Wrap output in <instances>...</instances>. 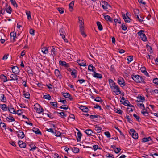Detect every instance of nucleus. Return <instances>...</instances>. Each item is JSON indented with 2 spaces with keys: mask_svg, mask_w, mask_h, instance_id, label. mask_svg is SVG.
Returning <instances> with one entry per match:
<instances>
[{
  "mask_svg": "<svg viewBox=\"0 0 158 158\" xmlns=\"http://www.w3.org/2000/svg\"><path fill=\"white\" fill-rule=\"evenodd\" d=\"M8 110L9 111L10 113L13 114L16 113V112L15 111L14 109L12 106H10V107H9V106L8 107Z\"/></svg>",
  "mask_w": 158,
  "mask_h": 158,
  "instance_id": "nucleus-24",
  "label": "nucleus"
},
{
  "mask_svg": "<svg viewBox=\"0 0 158 158\" xmlns=\"http://www.w3.org/2000/svg\"><path fill=\"white\" fill-rule=\"evenodd\" d=\"M93 76L98 78L101 79L102 78V76L101 74L97 73L96 72L94 73Z\"/></svg>",
  "mask_w": 158,
  "mask_h": 158,
  "instance_id": "nucleus-28",
  "label": "nucleus"
},
{
  "mask_svg": "<svg viewBox=\"0 0 158 158\" xmlns=\"http://www.w3.org/2000/svg\"><path fill=\"white\" fill-rule=\"evenodd\" d=\"M57 113L60 114L61 115V117L62 118H64L63 117V116L66 117L67 116V115L64 112H57Z\"/></svg>",
  "mask_w": 158,
  "mask_h": 158,
  "instance_id": "nucleus-50",
  "label": "nucleus"
},
{
  "mask_svg": "<svg viewBox=\"0 0 158 158\" xmlns=\"http://www.w3.org/2000/svg\"><path fill=\"white\" fill-rule=\"evenodd\" d=\"M128 14V12H127L126 13V17H124V18L123 19L124 20L125 22L126 23H129L130 22L131 19L128 16L127 14Z\"/></svg>",
  "mask_w": 158,
  "mask_h": 158,
  "instance_id": "nucleus-30",
  "label": "nucleus"
},
{
  "mask_svg": "<svg viewBox=\"0 0 158 158\" xmlns=\"http://www.w3.org/2000/svg\"><path fill=\"white\" fill-rule=\"evenodd\" d=\"M0 107L3 111H7L8 109V107H7L5 104H0Z\"/></svg>",
  "mask_w": 158,
  "mask_h": 158,
  "instance_id": "nucleus-20",
  "label": "nucleus"
},
{
  "mask_svg": "<svg viewBox=\"0 0 158 158\" xmlns=\"http://www.w3.org/2000/svg\"><path fill=\"white\" fill-rule=\"evenodd\" d=\"M117 82L121 87H123L126 85L124 79L121 77L118 79Z\"/></svg>",
  "mask_w": 158,
  "mask_h": 158,
  "instance_id": "nucleus-6",
  "label": "nucleus"
},
{
  "mask_svg": "<svg viewBox=\"0 0 158 158\" xmlns=\"http://www.w3.org/2000/svg\"><path fill=\"white\" fill-rule=\"evenodd\" d=\"M72 151L75 153H77L79 152V149L77 147H73L72 148Z\"/></svg>",
  "mask_w": 158,
  "mask_h": 158,
  "instance_id": "nucleus-41",
  "label": "nucleus"
},
{
  "mask_svg": "<svg viewBox=\"0 0 158 158\" xmlns=\"http://www.w3.org/2000/svg\"><path fill=\"white\" fill-rule=\"evenodd\" d=\"M4 5V8H5L6 12L10 14H11L12 9L10 6H8V3L7 2L5 3Z\"/></svg>",
  "mask_w": 158,
  "mask_h": 158,
  "instance_id": "nucleus-7",
  "label": "nucleus"
},
{
  "mask_svg": "<svg viewBox=\"0 0 158 158\" xmlns=\"http://www.w3.org/2000/svg\"><path fill=\"white\" fill-rule=\"evenodd\" d=\"M12 72L15 74H19L20 70L19 68L16 66H13L12 67Z\"/></svg>",
  "mask_w": 158,
  "mask_h": 158,
  "instance_id": "nucleus-10",
  "label": "nucleus"
},
{
  "mask_svg": "<svg viewBox=\"0 0 158 158\" xmlns=\"http://www.w3.org/2000/svg\"><path fill=\"white\" fill-rule=\"evenodd\" d=\"M0 99L1 101L4 103L6 102V98L4 96L3 94H1L0 97Z\"/></svg>",
  "mask_w": 158,
  "mask_h": 158,
  "instance_id": "nucleus-22",
  "label": "nucleus"
},
{
  "mask_svg": "<svg viewBox=\"0 0 158 158\" xmlns=\"http://www.w3.org/2000/svg\"><path fill=\"white\" fill-rule=\"evenodd\" d=\"M0 77L2 81L3 82H6L7 81L6 77L3 74H1L0 75Z\"/></svg>",
  "mask_w": 158,
  "mask_h": 158,
  "instance_id": "nucleus-19",
  "label": "nucleus"
},
{
  "mask_svg": "<svg viewBox=\"0 0 158 158\" xmlns=\"http://www.w3.org/2000/svg\"><path fill=\"white\" fill-rule=\"evenodd\" d=\"M33 131L36 134H41V133L40 130L37 128H34L33 129Z\"/></svg>",
  "mask_w": 158,
  "mask_h": 158,
  "instance_id": "nucleus-37",
  "label": "nucleus"
},
{
  "mask_svg": "<svg viewBox=\"0 0 158 158\" xmlns=\"http://www.w3.org/2000/svg\"><path fill=\"white\" fill-rule=\"evenodd\" d=\"M17 74H11L10 76V79H9V80L10 81H14L17 82L18 81V78L19 77V76L17 75Z\"/></svg>",
  "mask_w": 158,
  "mask_h": 158,
  "instance_id": "nucleus-5",
  "label": "nucleus"
},
{
  "mask_svg": "<svg viewBox=\"0 0 158 158\" xmlns=\"http://www.w3.org/2000/svg\"><path fill=\"white\" fill-rule=\"evenodd\" d=\"M95 129L96 131H97L98 133H100L101 131L102 128L98 127L97 126H96Z\"/></svg>",
  "mask_w": 158,
  "mask_h": 158,
  "instance_id": "nucleus-47",
  "label": "nucleus"
},
{
  "mask_svg": "<svg viewBox=\"0 0 158 158\" xmlns=\"http://www.w3.org/2000/svg\"><path fill=\"white\" fill-rule=\"evenodd\" d=\"M44 99L50 100L51 99V97L49 94H47L44 96Z\"/></svg>",
  "mask_w": 158,
  "mask_h": 158,
  "instance_id": "nucleus-49",
  "label": "nucleus"
},
{
  "mask_svg": "<svg viewBox=\"0 0 158 158\" xmlns=\"http://www.w3.org/2000/svg\"><path fill=\"white\" fill-rule=\"evenodd\" d=\"M78 132H77V141H80L81 140V137L82 136L81 133L78 130Z\"/></svg>",
  "mask_w": 158,
  "mask_h": 158,
  "instance_id": "nucleus-32",
  "label": "nucleus"
},
{
  "mask_svg": "<svg viewBox=\"0 0 158 158\" xmlns=\"http://www.w3.org/2000/svg\"><path fill=\"white\" fill-rule=\"evenodd\" d=\"M142 103H140V102L137 103V105L138 106L141 108L142 109H145V107L144 106V105L143 104V102H141Z\"/></svg>",
  "mask_w": 158,
  "mask_h": 158,
  "instance_id": "nucleus-39",
  "label": "nucleus"
},
{
  "mask_svg": "<svg viewBox=\"0 0 158 158\" xmlns=\"http://www.w3.org/2000/svg\"><path fill=\"white\" fill-rule=\"evenodd\" d=\"M104 18L106 20L108 21H109L111 22H113L112 19L109 15H103Z\"/></svg>",
  "mask_w": 158,
  "mask_h": 158,
  "instance_id": "nucleus-14",
  "label": "nucleus"
},
{
  "mask_svg": "<svg viewBox=\"0 0 158 158\" xmlns=\"http://www.w3.org/2000/svg\"><path fill=\"white\" fill-rule=\"evenodd\" d=\"M42 52L44 54H47L48 52V50L47 47H45L42 48Z\"/></svg>",
  "mask_w": 158,
  "mask_h": 158,
  "instance_id": "nucleus-33",
  "label": "nucleus"
},
{
  "mask_svg": "<svg viewBox=\"0 0 158 158\" xmlns=\"http://www.w3.org/2000/svg\"><path fill=\"white\" fill-rule=\"evenodd\" d=\"M80 31L81 35L84 37H86V35L85 33L84 32V28H80Z\"/></svg>",
  "mask_w": 158,
  "mask_h": 158,
  "instance_id": "nucleus-35",
  "label": "nucleus"
},
{
  "mask_svg": "<svg viewBox=\"0 0 158 158\" xmlns=\"http://www.w3.org/2000/svg\"><path fill=\"white\" fill-rule=\"evenodd\" d=\"M144 100L145 99L144 97L140 96H138L137 97V100H136V101L137 102V103H139L143 102Z\"/></svg>",
  "mask_w": 158,
  "mask_h": 158,
  "instance_id": "nucleus-18",
  "label": "nucleus"
},
{
  "mask_svg": "<svg viewBox=\"0 0 158 158\" xmlns=\"http://www.w3.org/2000/svg\"><path fill=\"white\" fill-rule=\"evenodd\" d=\"M11 2L12 5L15 7H18V5L16 3L15 0H10Z\"/></svg>",
  "mask_w": 158,
  "mask_h": 158,
  "instance_id": "nucleus-46",
  "label": "nucleus"
},
{
  "mask_svg": "<svg viewBox=\"0 0 158 158\" xmlns=\"http://www.w3.org/2000/svg\"><path fill=\"white\" fill-rule=\"evenodd\" d=\"M18 137L21 139L23 138L25 136L24 132L20 130L18 131Z\"/></svg>",
  "mask_w": 158,
  "mask_h": 158,
  "instance_id": "nucleus-15",
  "label": "nucleus"
},
{
  "mask_svg": "<svg viewBox=\"0 0 158 158\" xmlns=\"http://www.w3.org/2000/svg\"><path fill=\"white\" fill-rule=\"evenodd\" d=\"M132 78L137 83H145L143 77L138 75H132Z\"/></svg>",
  "mask_w": 158,
  "mask_h": 158,
  "instance_id": "nucleus-1",
  "label": "nucleus"
},
{
  "mask_svg": "<svg viewBox=\"0 0 158 158\" xmlns=\"http://www.w3.org/2000/svg\"><path fill=\"white\" fill-rule=\"evenodd\" d=\"M55 74L56 76L57 77H59V78H61V75L60 74V72L59 70L56 69L55 71Z\"/></svg>",
  "mask_w": 158,
  "mask_h": 158,
  "instance_id": "nucleus-26",
  "label": "nucleus"
},
{
  "mask_svg": "<svg viewBox=\"0 0 158 158\" xmlns=\"http://www.w3.org/2000/svg\"><path fill=\"white\" fill-rule=\"evenodd\" d=\"M60 108L61 109H63L64 110H67L68 108V106H67L66 105H63L60 106Z\"/></svg>",
  "mask_w": 158,
  "mask_h": 158,
  "instance_id": "nucleus-58",
  "label": "nucleus"
},
{
  "mask_svg": "<svg viewBox=\"0 0 158 158\" xmlns=\"http://www.w3.org/2000/svg\"><path fill=\"white\" fill-rule=\"evenodd\" d=\"M113 92L115 93L116 95H118L121 94V92L120 90V88L118 85H116L111 89Z\"/></svg>",
  "mask_w": 158,
  "mask_h": 158,
  "instance_id": "nucleus-8",
  "label": "nucleus"
},
{
  "mask_svg": "<svg viewBox=\"0 0 158 158\" xmlns=\"http://www.w3.org/2000/svg\"><path fill=\"white\" fill-rule=\"evenodd\" d=\"M93 148L94 151L96 150L97 149H101V148H98V146L97 145H94L93 146Z\"/></svg>",
  "mask_w": 158,
  "mask_h": 158,
  "instance_id": "nucleus-51",
  "label": "nucleus"
},
{
  "mask_svg": "<svg viewBox=\"0 0 158 158\" xmlns=\"http://www.w3.org/2000/svg\"><path fill=\"white\" fill-rule=\"evenodd\" d=\"M98 116V115H91L90 116V118L91 119H93L95 118H97Z\"/></svg>",
  "mask_w": 158,
  "mask_h": 158,
  "instance_id": "nucleus-63",
  "label": "nucleus"
},
{
  "mask_svg": "<svg viewBox=\"0 0 158 158\" xmlns=\"http://www.w3.org/2000/svg\"><path fill=\"white\" fill-rule=\"evenodd\" d=\"M18 144L19 147L21 148H25L26 146V143L22 141H19Z\"/></svg>",
  "mask_w": 158,
  "mask_h": 158,
  "instance_id": "nucleus-16",
  "label": "nucleus"
},
{
  "mask_svg": "<svg viewBox=\"0 0 158 158\" xmlns=\"http://www.w3.org/2000/svg\"><path fill=\"white\" fill-rule=\"evenodd\" d=\"M59 31L60 33V35L62 36V37H63V38H65L66 33L64 29L61 28L60 29Z\"/></svg>",
  "mask_w": 158,
  "mask_h": 158,
  "instance_id": "nucleus-13",
  "label": "nucleus"
},
{
  "mask_svg": "<svg viewBox=\"0 0 158 158\" xmlns=\"http://www.w3.org/2000/svg\"><path fill=\"white\" fill-rule=\"evenodd\" d=\"M102 6L103 9L106 10L108 9L109 7H110V6L108 4V3L105 1H103L102 2Z\"/></svg>",
  "mask_w": 158,
  "mask_h": 158,
  "instance_id": "nucleus-9",
  "label": "nucleus"
},
{
  "mask_svg": "<svg viewBox=\"0 0 158 158\" xmlns=\"http://www.w3.org/2000/svg\"><path fill=\"white\" fill-rule=\"evenodd\" d=\"M34 30L32 29H31L30 30L29 33L31 34L32 35H34Z\"/></svg>",
  "mask_w": 158,
  "mask_h": 158,
  "instance_id": "nucleus-64",
  "label": "nucleus"
},
{
  "mask_svg": "<svg viewBox=\"0 0 158 158\" xmlns=\"http://www.w3.org/2000/svg\"><path fill=\"white\" fill-rule=\"evenodd\" d=\"M79 19V28H84V24L83 21L82 20H81L80 18H78Z\"/></svg>",
  "mask_w": 158,
  "mask_h": 158,
  "instance_id": "nucleus-21",
  "label": "nucleus"
},
{
  "mask_svg": "<svg viewBox=\"0 0 158 158\" xmlns=\"http://www.w3.org/2000/svg\"><path fill=\"white\" fill-rule=\"evenodd\" d=\"M59 64L62 66H64L66 63V62L64 61L60 60L59 62Z\"/></svg>",
  "mask_w": 158,
  "mask_h": 158,
  "instance_id": "nucleus-62",
  "label": "nucleus"
},
{
  "mask_svg": "<svg viewBox=\"0 0 158 158\" xmlns=\"http://www.w3.org/2000/svg\"><path fill=\"white\" fill-rule=\"evenodd\" d=\"M121 28L123 30L125 31L127 29V27L124 24H122Z\"/></svg>",
  "mask_w": 158,
  "mask_h": 158,
  "instance_id": "nucleus-61",
  "label": "nucleus"
},
{
  "mask_svg": "<svg viewBox=\"0 0 158 158\" xmlns=\"http://www.w3.org/2000/svg\"><path fill=\"white\" fill-rule=\"evenodd\" d=\"M127 60L129 62L128 63H129L133 60V56H129L127 59Z\"/></svg>",
  "mask_w": 158,
  "mask_h": 158,
  "instance_id": "nucleus-52",
  "label": "nucleus"
},
{
  "mask_svg": "<svg viewBox=\"0 0 158 158\" xmlns=\"http://www.w3.org/2000/svg\"><path fill=\"white\" fill-rule=\"evenodd\" d=\"M80 108L83 112H88L89 110V109L85 106H81Z\"/></svg>",
  "mask_w": 158,
  "mask_h": 158,
  "instance_id": "nucleus-23",
  "label": "nucleus"
},
{
  "mask_svg": "<svg viewBox=\"0 0 158 158\" xmlns=\"http://www.w3.org/2000/svg\"><path fill=\"white\" fill-rule=\"evenodd\" d=\"M10 36L11 38L13 37L12 39H13V41H15V39L16 36V33L14 32H11L10 33Z\"/></svg>",
  "mask_w": 158,
  "mask_h": 158,
  "instance_id": "nucleus-40",
  "label": "nucleus"
},
{
  "mask_svg": "<svg viewBox=\"0 0 158 158\" xmlns=\"http://www.w3.org/2000/svg\"><path fill=\"white\" fill-rule=\"evenodd\" d=\"M52 48L51 50V54L53 56H56L57 49V48L54 46H52Z\"/></svg>",
  "mask_w": 158,
  "mask_h": 158,
  "instance_id": "nucleus-11",
  "label": "nucleus"
},
{
  "mask_svg": "<svg viewBox=\"0 0 158 158\" xmlns=\"http://www.w3.org/2000/svg\"><path fill=\"white\" fill-rule=\"evenodd\" d=\"M130 134L132 136L133 139H137L138 138V134L134 129H130Z\"/></svg>",
  "mask_w": 158,
  "mask_h": 158,
  "instance_id": "nucleus-4",
  "label": "nucleus"
},
{
  "mask_svg": "<svg viewBox=\"0 0 158 158\" xmlns=\"http://www.w3.org/2000/svg\"><path fill=\"white\" fill-rule=\"evenodd\" d=\"M133 116L136 119L137 121L139 122H140V118L139 116H137L135 114H133Z\"/></svg>",
  "mask_w": 158,
  "mask_h": 158,
  "instance_id": "nucleus-48",
  "label": "nucleus"
},
{
  "mask_svg": "<svg viewBox=\"0 0 158 158\" xmlns=\"http://www.w3.org/2000/svg\"><path fill=\"white\" fill-rule=\"evenodd\" d=\"M78 63L79 65L80 66H86L85 61L84 60H79V62H78Z\"/></svg>",
  "mask_w": 158,
  "mask_h": 158,
  "instance_id": "nucleus-25",
  "label": "nucleus"
},
{
  "mask_svg": "<svg viewBox=\"0 0 158 158\" xmlns=\"http://www.w3.org/2000/svg\"><path fill=\"white\" fill-rule=\"evenodd\" d=\"M144 109H143V110L141 111V113L143 114L144 116H148V113L147 111H144Z\"/></svg>",
  "mask_w": 158,
  "mask_h": 158,
  "instance_id": "nucleus-53",
  "label": "nucleus"
},
{
  "mask_svg": "<svg viewBox=\"0 0 158 158\" xmlns=\"http://www.w3.org/2000/svg\"><path fill=\"white\" fill-rule=\"evenodd\" d=\"M27 19H31V13L30 11H27L26 12Z\"/></svg>",
  "mask_w": 158,
  "mask_h": 158,
  "instance_id": "nucleus-45",
  "label": "nucleus"
},
{
  "mask_svg": "<svg viewBox=\"0 0 158 158\" xmlns=\"http://www.w3.org/2000/svg\"><path fill=\"white\" fill-rule=\"evenodd\" d=\"M125 118L127 119V121L131 123V122H132L129 116L127 115Z\"/></svg>",
  "mask_w": 158,
  "mask_h": 158,
  "instance_id": "nucleus-56",
  "label": "nucleus"
},
{
  "mask_svg": "<svg viewBox=\"0 0 158 158\" xmlns=\"http://www.w3.org/2000/svg\"><path fill=\"white\" fill-rule=\"evenodd\" d=\"M85 132L88 135H92L93 133L92 131L90 129H88L85 130Z\"/></svg>",
  "mask_w": 158,
  "mask_h": 158,
  "instance_id": "nucleus-29",
  "label": "nucleus"
},
{
  "mask_svg": "<svg viewBox=\"0 0 158 158\" xmlns=\"http://www.w3.org/2000/svg\"><path fill=\"white\" fill-rule=\"evenodd\" d=\"M151 140V138L150 137H148L147 138H143L142 139V142H147L149 140Z\"/></svg>",
  "mask_w": 158,
  "mask_h": 158,
  "instance_id": "nucleus-38",
  "label": "nucleus"
},
{
  "mask_svg": "<svg viewBox=\"0 0 158 158\" xmlns=\"http://www.w3.org/2000/svg\"><path fill=\"white\" fill-rule=\"evenodd\" d=\"M57 9L60 14L63 13L64 11V9L63 8L58 7L57 8Z\"/></svg>",
  "mask_w": 158,
  "mask_h": 158,
  "instance_id": "nucleus-44",
  "label": "nucleus"
},
{
  "mask_svg": "<svg viewBox=\"0 0 158 158\" xmlns=\"http://www.w3.org/2000/svg\"><path fill=\"white\" fill-rule=\"evenodd\" d=\"M109 82L110 84V86L111 89H112L116 85V83L114 82V81L111 79H109Z\"/></svg>",
  "mask_w": 158,
  "mask_h": 158,
  "instance_id": "nucleus-12",
  "label": "nucleus"
},
{
  "mask_svg": "<svg viewBox=\"0 0 158 158\" xmlns=\"http://www.w3.org/2000/svg\"><path fill=\"white\" fill-rule=\"evenodd\" d=\"M34 109L36 111V112L39 114H41L43 112V109L40 107L38 104H36L34 106Z\"/></svg>",
  "mask_w": 158,
  "mask_h": 158,
  "instance_id": "nucleus-3",
  "label": "nucleus"
},
{
  "mask_svg": "<svg viewBox=\"0 0 158 158\" xmlns=\"http://www.w3.org/2000/svg\"><path fill=\"white\" fill-rule=\"evenodd\" d=\"M94 100L97 102H100L102 101V99L100 97H97L96 98L94 99Z\"/></svg>",
  "mask_w": 158,
  "mask_h": 158,
  "instance_id": "nucleus-59",
  "label": "nucleus"
},
{
  "mask_svg": "<svg viewBox=\"0 0 158 158\" xmlns=\"http://www.w3.org/2000/svg\"><path fill=\"white\" fill-rule=\"evenodd\" d=\"M23 95L25 97L27 98H30V94L29 92H24Z\"/></svg>",
  "mask_w": 158,
  "mask_h": 158,
  "instance_id": "nucleus-42",
  "label": "nucleus"
},
{
  "mask_svg": "<svg viewBox=\"0 0 158 158\" xmlns=\"http://www.w3.org/2000/svg\"><path fill=\"white\" fill-rule=\"evenodd\" d=\"M144 32V31L141 30L138 32L137 34L143 41H145L147 40V38L145 35L143 33Z\"/></svg>",
  "mask_w": 158,
  "mask_h": 158,
  "instance_id": "nucleus-2",
  "label": "nucleus"
},
{
  "mask_svg": "<svg viewBox=\"0 0 158 158\" xmlns=\"http://www.w3.org/2000/svg\"><path fill=\"white\" fill-rule=\"evenodd\" d=\"M105 135L108 138H110V134L108 131H106L104 133Z\"/></svg>",
  "mask_w": 158,
  "mask_h": 158,
  "instance_id": "nucleus-57",
  "label": "nucleus"
},
{
  "mask_svg": "<svg viewBox=\"0 0 158 158\" xmlns=\"http://www.w3.org/2000/svg\"><path fill=\"white\" fill-rule=\"evenodd\" d=\"M6 119L9 122H12L15 121V119L11 116H9V117H7Z\"/></svg>",
  "mask_w": 158,
  "mask_h": 158,
  "instance_id": "nucleus-36",
  "label": "nucleus"
},
{
  "mask_svg": "<svg viewBox=\"0 0 158 158\" xmlns=\"http://www.w3.org/2000/svg\"><path fill=\"white\" fill-rule=\"evenodd\" d=\"M133 11L135 16L138 15L139 14V10L138 9H134Z\"/></svg>",
  "mask_w": 158,
  "mask_h": 158,
  "instance_id": "nucleus-43",
  "label": "nucleus"
},
{
  "mask_svg": "<svg viewBox=\"0 0 158 158\" xmlns=\"http://www.w3.org/2000/svg\"><path fill=\"white\" fill-rule=\"evenodd\" d=\"M47 131H48L49 132H51L53 134H55V132L53 130V129H52V128L48 129H47Z\"/></svg>",
  "mask_w": 158,
  "mask_h": 158,
  "instance_id": "nucleus-60",
  "label": "nucleus"
},
{
  "mask_svg": "<svg viewBox=\"0 0 158 158\" xmlns=\"http://www.w3.org/2000/svg\"><path fill=\"white\" fill-rule=\"evenodd\" d=\"M50 105H52L54 107H57V104L56 102H51L50 103Z\"/></svg>",
  "mask_w": 158,
  "mask_h": 158,
  "instance_id": "nucleus-55",
  "label": "nucleus"
},
{
  "mask_svg": "<svg viewBox=\"0 0 158 158\" xmlns=\"http://www.w3.org/2000/svg\"><path fill=\"white\" fill-rule=\"evenodd\" d=\"M97 25L98 27V28L100 31H101L103 29L102 26L101 24V23L99 21L97 22Z\"/></svg>",
  "mask_w": 158,
  "mask_h": 158,
  "instance_id": "nucleus-31",
  "label": "nucleus"
},
{
  "mask_svg": "<svg viewBox=\"0 0 158 158\" xmlns=\"http://www.w3.org/2000/svg\"><path fill=\"white\" fill-rule=\"evenodd\" d=\"M76 73V70L75 69H73V70L71 72V75L73 77L75 78L77 77Z\"/></svg>",
  "mask_w": 158,
  "mask_h": 158,
  "instance_id": "nucleus-34",
  "label": "nucleus"
},
{
  "mask_svg": "<svg viewBox=\"0 0 158 158\" xmlns=\"http://www.w3.org/2000/svg\"><path fill=\"white\" fill-rule=\"evenodd\" d=\"M74 5V1H72L69 5V9L70 11L73 10V7Z\"/></svg>",
  "mask_w": 158,
  "mask_h": 158,
  "instance_id": "nucleus-27",
  "label": "nucleus"
},
{
  "mask_svg": "<svg viewBox=\"0 0 158 158\" xmlns=\"http://www.w3.org/2000/svg\"><path fill=\"white\" fill-rule=\"evenodd\" d=\"M62 95L65 98H68L70 100H72L73 98H70L71 95L68 93H62Z\"/></svg>",
  "mask_w": 158,
  "mask_h": 158,
  "instance_id": "nucleus-17",
  "label": "nucleus"
},
{
  "mask_svg": "<svg viewBox=\"0 0 158 158\" xmlns=\"http://www.w3.org/2000/svg\"><path fill=\"white\" fill-rule=\"evenodd\" d=\"M153 82L155 84L158 85V78H156L153 79Z\"/></svg>",
  "mask_w": 158,
  "mask_h": 158,
  "instance_id": "nucleus-54",
  "label": "nucleus"
}]
</instances>
